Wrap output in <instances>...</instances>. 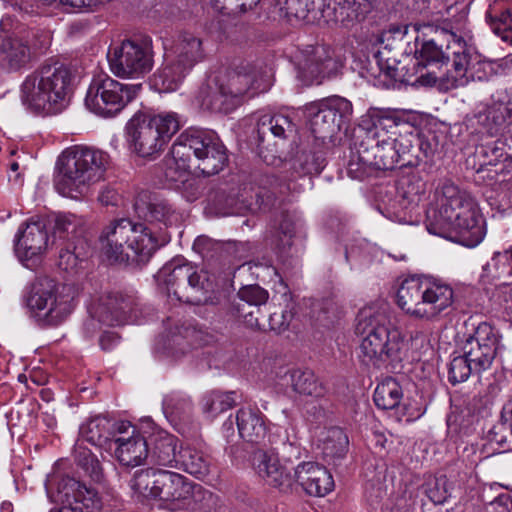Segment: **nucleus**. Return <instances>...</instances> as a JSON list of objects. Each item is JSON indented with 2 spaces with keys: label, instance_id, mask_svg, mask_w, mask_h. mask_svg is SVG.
Returning a JSON list of instances; mask_svg holds the SVG:
<instances>
[{
  "label": "nucleus",
  "instance_id": "obj_13",
  "mask_svg": "<svg viewBox=\"0 0 512 512\" xmlns=\"http://www.w3.org/2000/svg\"><path fill=\"white\" fill-rule=\"evenodd\" d=\"M409 149L410 144L403 143L401 139L374 132L367 135L349 160L348 174L362 180L369 175L371 169H393Z\"/></svg>",
  "mask_w": 512,
  "mask_h": 512
},
{
  "label": "nucleus",
  "instance_id": "obj_4",
  "mask_svg": "<svg viewBox=\"0 0 512 512\" xmlns=\"http://www.w3.org/2000/svg\"><path fill=\"white\" fill-rule=\"evenodd\" d=\"M356 333L361 337L358 357L366 367L381 369L403 360L404 337L384 312L371 307L360 310Z\"/></svg>",
  "mask_w": 512,
  "mask_h": 512
},
{
  "label": "nucleus",
  "instance_id": "obj_28",
  "mask_svg": "<svg viewBox=\"0 0 512 512\" xmlns=\"http://www.w3.org/2000/svg\"><path fill=\"white\" fill-rule=\"evenodd\" d=\"M304 57V60L298 64L299 70L310 79L325 75L335 67L333 51L326 45L307 47Z\"/></svg>",
  "mask_w": 512,
  "mask_h": 512
},
{
  "label": "nucleus",
  "instance_id": "obj_36",
  "mask_svg": "<svg viewBox=\"0 0 512 512\" xmlns=\"http://www.w3.org/2000/svg\"><path fill=\"white\" fill-rule=\"evenodd\" d=\"M163 412L172 423L185 422L190 419L193 412V404L189 396L181 392H171L163 399Z\"/></svg>",
  "mask_w": 512,
  "mask_h": 512
},
{
  "label": "nucleus",
  "instance_id": "obj_56",
  "mask_svg": "<svg viewBox=\"0 0 512 512\" xmlns=\"http://www.w3.org/2000/svg\"><path fill=\"white\" fill-rule=\"evenodd\" d=\"M70 244L67 245L65 249H61L59 253V267L65 271H73L75 270L81 259L79 254H76L75 251L70 250Z\"/></svg>",
  "mask_w": 512,
  "mask_h": 512
},
{
  "label": "nucleus",
  "instance_id": "obj_41",
  "mask_svg": "<svg viewBox=\"0 0 512 512\" xmlns=\"http://www.w3.org/2000/svg\"><path fill=\"white\" fill-rule=\"evenodd\" d=\"M349 440L343 429L331 427L322 439V452L328 458H343L348 451Z\"/></svg>",
  "mask_w": 512,
  "mask_h": 512
},
{
  "label": "nucleus",
  "instance_id": "obj_23",
  "mask_svg": "<svg viewBox=\"0 0 512 512\" xmlns=\"http://www.w3.org/2000/svg\"><path fill=\"white\" fill-rule=\"evenodd\" d=\"M153 484L157 491L155 498L168 503L173 510L186 505L195 490L200 489L185 476L166 470L159 472Z\"/></svg>",
  "mask_w": 512,
  "mask_h": 512
},
{
  "label": "nucleus",
  "instance_id": "obj_61",
  "mask_svg": "<svg viewBox=\"0 0 512 512\" xmlns=\"http://www.w3.org/2000/svg\"><path fill=\"white\" fill-rule=\"evenodd\" d=\"M95 319L93 317L87 319L83 324V333L87 338L93 337L99 330V323L102 322L101 318Z\"/></svg>",
  "mask_w": 512,
  "mask_h": 512
},
{
  "label": "nucleus",
  "instance_id": "obj_37",
  "mask_svg": "<svg viewBox=\"0 0 512 512\" xmlns=\"http://www.w3.org/2000/svg\"><path fill=\"white\" fill-rule=\"evenodd\" d=\"M403 399V390L399 382L387 377L375 388L373 400L375 405L382 410L397 408Z\"/></svg>",
  "mask_w": 512,
  "mask_h": 512
},
{
  "label": "nucleus",
  "instance_id": "obj_33",
  "mask_svg": "<svg viewBox=\"0 0 512 512\" xmlns=\"http://www.w3.org/2000/svg\"><path fill=\"white\" fill-rule=\"evenodd\" d=\"M191 71L165 53L162 66L153 76V84L159 92H174Z\"/></svg>",
  "mask_w": 512,
  "mask_h": 512
},
{
  "label": "nucleus",
  "instance_id": "obj_62",
  "mask_svg": "<svg viewBox=\"0 0 512 512\" xmlns=\"http://www.w3.org/2000/svg\"><path fill=\"white\" fill-rule=\"evenodd\" d=\"M79 463L86 467V469H89V467L91 468V473L93 475H95L96 478L99 477V469H100V466H99V462L98 460L92 456V455H85L83 460L82 459H79Z\"/></svg>",
  "mask_w": 512,
  "mask_h": 512
},
{
  "label": "nucleus",
  "instance_id": "obj_5",
  "mask_svg": "<svg viewBox=\"0 0 512 512\" xmlns=\"http://www.w3.org/2000/svg\"><path fill=\"white\" fill-rule=\"evenodd\" d=\"M110 156L103 150L74 145L66 148L56 162L55 190L64 197L79 199L104 180Z\"/></svg>",
  "mask_w": 512,
  "mask_h": 512
},
{
  "label": "nucleus",
  "instance_id": "obj_27",
  "mask_svg": "<svg viewBox=\"0 0 512 512\" xmlns=\"http://www.w3.org/2000/svg\"><path fill=\"white\" fill-rule=\"evenodd\" d=\"M59 493L61 494L60 499L63 504L80 506L83 512L84 509L93 511L100 506L97 492L73 478H66L62 481L59 487Z\"/></svg>",
  "mask_w": 512,
  "mask_h": 512
},
{
  "label": "nucleus",
  "instance_id": "obj_34",
  "mask_svg": "<svg viewBox=\"0 0 512 512\" xmlns=\"http://www.w3.org/2000/svg\"><path fill=\"white\" fill-rule=\"evenodd\" d=\"M210 464V458L203 451L190 445H181L175 468L196 477H203L209 473Z\"/></svg>",
  "mask_w": 512,
  "mask_h": 512
},
{
  "label": "nucleus",
  "instance_id": "obj_29",
  "mask_svg": "<svg viewBox=\"0 0 512 512\" xmlns=\"http://www.w3.org/2000/svg\"><path fill=\"white\" fill-rule=\"evenodd\" d=\"M118 421H111L104 416H96L80 426L79 435L82 440L97 447H111L116 437Z\"/></svg>",
  "mask_w": 512,
  "mask_h": 512
},
{
  "label": "nucleus",
  "instance_id": "obj_58",
  "mask_svg": "<svg viewBox=\"0 0 512 512\" xmlns=\"http://www.w3.org/2000/svg\"><path fill=\"white\" fill-rule=\"evenodd\" d=\"M236 315L240 318H243L244 322L247 326L253 328L259 325L258 318L254 316L253 311L245 312L244 304L238 303L235 306Z\"/></svg>",
  "mask_w": 512,
  "mask_h": 512
},
{
  "label": "nucleus",
  "instance_id": "obj_17",
  "mask_svg": "<svg viewBox=\"0 0 512 512\" xmlns=\"http://www.w3.org/2000/svg\"><path fill=\"white\" fill-rule=\"evenodd\" d=\"M255 130L259 155L272 165L279 150L295 133V124L282 114L261 113L256 116Z\"/></svg>",
  "mask_w": 512,
  "mask_h": 512
},
{
  "label": "nucleus",
  "instance_id": "obj_31",
  "mask_svg": "<svg viewBox=\"0 0 512 512\" xmlns=\"http://www.w3.org/2000/svg\"><path fill=\"white\" fill-rule=\"evenodd\" d=\"M407 123L405 112L390 108H370L363 116L362 125L370 130L374 128L381 135H393L394 131L401 124Z\"/></svg>",
  "mask_w": 512,
  "mask_h": 512
},
{
  "label": "nucleus",
  "instance_id": "obj_12",
  "mask_svg": "<svg viewBox=\"0 0 512 512\" xmlns=\"http://www.w3.org/2000/svg\"><path fill=\"white\" fill-rule=\"evenodd\" d=\"M181 126L182 118L175 112L156 115L136 113L125 127L127 143L138 156L154 157Z\"/></svg>",
  "mask_w": 512,
  "mask_h": 512
},
{
  "label": "nucleus",
  "instance_id": "obj_50",
  "mask_svg": "<svg viewBox=\"0 0 512 512\" xmlns=\"http://www.w3.org/2000/svg\"><path fill=\"white\" fill-rule=\"evenodd\" d=\"M502 259L512 260V247L504 253H494L491 261L483 266L484 274L481 276V278L484 282H491L494 279L501 278L505 273H510V271L505 270L504 266L502 268L500 267L499 264Z\"/></svg>",
  "mask_w": 512,
  "mask_h": 512
},
{
  "label": "nucleus",
  "instance_id": "obj_53",
  "mask_svg": "<svg viewBox=\"0 0 512 512\" xmlns=\"http://www.w3.org/2000/svg\"><path fill=\"white\" fill-rule=\"evenodd\" d=\"M188 268H189V278H187L186 281V291L188 288L190 290L198 293V292H204L208 291L212 288V284L209 280V275L207 271L204 270H197L196 266H193L191 263L188 262Z\"/></svg>",
  "mask_w": 512,
  "mask_h": 512
},
{
  "label": "nucleus",
  "instance_id": "obj_14",
  "mask_svg": "<svg viewBox=\"0 0 512 512\" xmlns=\"http://www.w3.org/2000/svg\"><path fill=\"white\" fill-rule=\"evenodd\" d=\"M75 295L71 285H58L49 277H38L28 287L25 300L32 312L56 326L72 312Z\"/></svg>",
  "mask_w": 512,
  "mask_h": 512
},
{
  "label": "nucleus",
  "instance_id": "obj_46",
  "mask_svg": "<svg viewBox=\"0 0 512 512\" xmlns=\"http://www.w3.org/2000/svg\"><path fill=\"white\" fill-rule=\"evenodd\" d=\"M190 334V330L185 328L183 330L177 328V332H169L163 345L164 351L167 355L179 359L190 350V345L186 339Z\"/></svg>",
  "mask_w": 512,
  "mask_h": 512
},
{
  "label": "nucleus",
  "instance_id": "obj_8",
  "mask_svg": "<svg viewBox=\"0 0 512 512\" xmlns=\"http://www.w3.org/2000/svg\"><path fill=\"white\" fill-rule=\"evenodd\" d=\"M72 95V74L63 64H46L28 75L21 85V102L34 113L56 114Z\"/></svg>",
  "mask_w": 512,
  "mask_h": 512
},
{
  "label": "nucleus",
  "instance_id": "obj_54",
  "mask_svg": "<svg viewBox=\"0 0 512 512\" xmlns=\"http://www.w3.org/2000/svg\"><path fill=\"white\" fill-rule=\"evenodd\" d=\"M426 494L434 504H443L450 497L446 477L436 478L429 483Z\"/></svg>",
  "mask_w": 512,
  "mask_h": 512
},
{
  "label": "nucleus",
  "instance_id": "obj_57",
  "mask_svg": "<svg viewBox=\"0 0 512 512\" xmlns=\"http://www.w3.org/2000/svg\"><path fill=\"white\" fill-rule=\"evenodd\" d=\"M292 320V313L287 310H283L280 313L274 312L269 317L270 328L276 332L284 331Z\"/></svg>",
  "mask_w": 512,
  "mask_h": 512
},
{
  "label": "nucleus",
  "instance_id": "obj_24",
  "mask_svg": "<svg viewBox=\"0 0 512 512\" xmlns=\"http://www.w3.org/2000/svg\"><path fill=\"white\" fill-rule=\"evenodd\" d=\"M188 262L184 258H174L166 263L155 278L160 287L180 302L199 304L202 299L186 293V281L189 278Z\"/></svg>",
  "mask_w": 512,
  "mask_h": 512
},
{
  "label": "nucleus",
  "instance_id": "obj_1",
  "mask_svg": "<svg viewBox=\"0 0 512 512\" xmlns=\"http://www.w3.org/2000/svg\"><path fill=\"white\" fill-rule=\"evenodd\" d=\"M436 38L424 41L416 51L417 81L424 86L437 83L444 89H453L468 82L471 59L469 42L471 32L466 20L445 19L432 24Z\"/></svg>",
  "mask_w": 512,
  "mask_h": 512
},
{
  "label": "nucleus",
  "instance_id": "obj_10",
  "mask_svg": "<svg viewBox=\"0 0 512 512\" xmlns=\"http://www.w3.org/2000/svg\"><path fill=\"white\" fill-rule=\"evenodd\" d=\"M454 303V290L445 283L412 276L397 290V304L409 316L434 321L446 314Z\"/></svg>",
  "mask_w": 512,
  "mask_h": 512
},
{
  "label": "nucleus",
  "instance_id": "obj_38",
  "mask_svg": "<svg viewBox=\"0 0 512 512\" xmlns=\"http://www.w3.org/2000/svg\"><path fill=\"white\" fill-rule=\"evenodd\" d=\"M427 191V183L416 174L404 177L400 182L399 194L405 209L416 207Z\"/></svg>",
  "mask_w": 512,
  "mask_h": 512
},
{
  "label": "nucleus",
  "instance_id": "obj_2",
  "mask_svg": "<svg viewBox=\"0 0 512 512\" xmlns=\"http://www.w3.org/2000/svg\"><path fill=\"white\" fill-rule=\"evenodd\" d=\"M425 225L430 234L474 248L485 237L484 222L476 200L451 181L443 182L426 210Z\"/></svg>",
  "mask_w": 512,
  "mask_h": 512
},
{
  "label": "nucleus",
  "instance_id": "obj_55",
  "mask_svg": "<svg viewBox=\"0 0 512 512\" xmlns=\"http://www.w3.org/2000/svg\"><path fill=\"white\" fill-rule=\"evenodd\" d=\"M190 167L181 168V160L174 159L173 157L167 162L165 176L172 182H184L188 176Z\"/></svg>",
  "mask_w": 512,
  "mask_h": 512
},
{
  "label": "nucleus",
  "instance_id": "obj_11",
  "mask_svg": "<svg viewBox=\"0 0 512 512\" xmlns=\"http://www.w3.org/2000/svg\"><path fill=\"white\" fill-rule=\"evenodd\" d=\"M171 155L181 160L182 170L191 167L194 160L195 167L205 176L217 174L228 160L226 148L218 135L202 128L183 131L172 145Z\"/></svg>",
  "mask_w": 512,
  "mask_h": 512
},
{
  "label": "nucleus",
  "instance_id": "obj_35",
  "mask_svg": "<svg viewBox=\"0 0 512 512\" xmlns=\"http://www.w3.org/2000/svg\"><path fill=\"white\" fill-rule=\"evenodd\" d=\"M289 377L291 387L300 396L318 399L326 394V387L311 370L295 369L285 373Z\"/></svg>",
  "mask_w": 512,
  "mask_h": 512
},
{
  "label": "nucleus",
  "instance_id": "obj_47",
  "mask_svg": "<svg viewBox=\"0 0 512 512\" xmlns=\"http://www.w3.org/2000/svg\"><path fill=\"white\" fill-rule=\"evenodd\" d=\"M81 220L73 214L58 215L55 219L54 237L59 239H72L79 233Z\"/></svg>",
  "mask_w": 512,
  "mask_h": 512
},
{
  "label": "nucleus",
  "instance_id": "obj_39",
  "mask_svg": "<svg viewBox=\"0 0 512 512\" xmlns=\"http://www.w3.org/2000/svg\"><path fill=\"white\" fill-rule=\"evenodd\" d=\"M486 19L495 34L503 39L508 37L507 32L512 30V11L509 8L502 7L501 0H495L489 6L486 12Z\"/></svg>",
  "mask_w": 512,
  "mask_h": 512
},
{
  "label": "nucleus",
  "instance_id": "obj_44",
  "mask_svg": "<svg viewBox=\"0 0 512 512\" xmlns=\"http://www.w3.org/2000/svg\"><path fill=\"white\" fill-rule=\"evenodd\" d=\"M160 471L153 468L136 471L130 480V488L144 498H155L157 491L153 482L157 480Z\"/></svg>",
  "mask_w": 512,
  "mask_h": 512
},
{
  "label": "nucleus",
  "instance_id": "obj_40",
  "mask_svg": "<svg viewBox=\"0 0 512 512\" xmlns=\"http://www.w3.org/2000/svg\"><path fill=\"white\" fill-rule=\"evenodd\" d=\"M238 396L235 391H212L203 398V411L214 418L237 404Z\"/></svg>",
  "mask_w": 512,
  "mask_h": 512
},
{
  "label": "nucleus",
  "instance_id": "obj_45",
  "mask_svg": "<svg viewBox=\"0 0 512 512\" xmlns=\"http://www.w3.org/2000/svg\"><path fill=\"white\" fill-rule=\"evenodd\" d=\"M261 0H210L218 12L229 16H241L253 10Z\"/></svg>",
  "mask_w": 512,
  "mask_h": 512
},
{
  "label": "nucleus",
  "instance_id": "obj_7",
  "mask_svg": "<svg viewBox=\"0 0 512 512\" xmlns=\"http://www.w3.org/2000/svg\"><path fill=\"white\" fill-rule=\"evenodd\" d=\"M162 243L166 235L157 236L151 227L133 223L129 219L111 222L102 231L100 248L111 263H146Z\"/></svg>",
  "mask_w": 512,
  "mask_h": 512
},
{
  "label": "nucleus",
  "instance_id": "obj_19",
  "mask_svg": "<svg viewBox=\"0 0 512 512\" xmlns=\"http://www.w3.org/2000/svg\"><path fill=\"white\" fill-rule=\"evenodd\" d=\"M145 307H140L134 295L112 292L99 299L95 313L107 325H122L128 322L141 323L145 318Z\"/></svg>",
  "mask_w": 512,
  "mask_h": 512
},
{
  "label": "nucleus",
  "instance_id": "obj_60",
  "mask_svg": "<svg viewBox=\"0 0 512 512\" xmlns=\"http://www.w3.org/2000/svg\"><path fill=\"white\" fill-rule=\"evenodd\" d=\"M118 341L119 338L114 332H104L99 339L100 346L104 351L111 350Z\"/></svg>",
  "mask_w": 512,
  "mask_h": 512
},
{
  "label": "nucleus",
  "instance_id": "obj_63",
  "mask_svg": "<svg viewBox=\"0 0 512 512\" xmlns=\"http://www.w3.org/2000/svg\"><path fill=\"white\" fill-rule=\"evenodd\" d=\"M50 512H83L80 506H70L68 504H64L62 508L58 511L51 510Z\"/></svg>",
  "mask_w": 512,
  "mask_h": 512
},
{
  "label": "nucleus",
  "instance_id": "obj_26",
  "mask_svg": "<svg viewBox=\"0 0 512 512\" xmlns=\"http://www.w3.org/2000/svg\"><path fill=\"white\" fill-rule=\"evenodd\" d=\"M239 436L251 444H261L267 435L266 418L258 408L243 407L237 411Z\"/></svg>",
  "mask_w": 512,
  "mask_h": 512
},
{
  "label": "nucleus",
  "instance_id": "obj_59",
  "mask_svg": "<svg viewBox=\"0 0 512 512\" xmlns=\"http://www.w3.org/2000/svg\"><path fill=\"white\" fill-rule=\"evenodd\" d=\"M279 230L284 237L288 238L285 244H289V240L293 237L295 232L294 221L288 215H285L280 223Z\"/></svg>",
  "mask_w": 512,
  "mask_h": 512
},
{
  "label": "nucleus",
  "instance_id": "obj_20",
  "mask_svg": "<svg viewBox=\"0 0 512 512\" xmlns=\"http://www.w3.org/2000/svg\"><path fill=\"white\" fill-rule=\"evenodd\" d=\"M48 232L43 219H31L19 227L14 239V251L18 259L30 268L46 251Z\"/></svg>",
  "mask_w": 512,
  "mask_h": 512
},
{
  "label": "nucleus",
  "instance_id": "obj_15",
  "mask_svg": "<svg viewBox=\"0 0 512 512\" xmlns=\"http://www.w3.org/2000/svg\"><path fill=\"white\" fill-rule=\"evenodd\" d=\"M140 88V84H124L107 75L98 76L89 85L85 106L101 117H114L134 99Z\"/></svg>",
  "mask_w": 512,
  "mask_h": 512
},
{
  "label": "nucleus",
  "instance_id": "obj_30",
  "mask_svg": "<svg viewBox=\"0 0 512 512\" xmlns=\"http://www.w3.org/2000/svg\"><path fill=\"white\" fill-rule=\"evenodd\" d=\"M166 54L190 70L205 57L201 39L191 33L180 34Z\"/></svg>",
  "mask_w": 512,
  "mask_h": 512
},
{
  "label": "nucleus",
  "instance_id": "obj_3",
  "mask_svg": "<svg viewBox=\"0 0 512 512\" xmlns=\"http://www.w3.org/2000/svg\"><path fill=\"white\" fill-rule=\"evenodd\" d=\"M270 86L265 65L245 62L224 74L208 77L198 88L194 103L203 111L228 114L242 104L245 96L266 92Z\"/></svg>",
  "mask_w": 512,
  "mask_h": 512
},
{
  "label": "nucleus",
  "instance_id": "obj_9",
  "mask_svg": "<svg viewBox=\"0 0 512 512\" xmlns=\"http://www.w3.org/2000/svg\"><path fill=\"white\" fill-rule=\"evenodd\" d=\"M72 95V74L63 64H46L28 75L21 85V102L34 113L56 114Z\"/></svg>",
  "mask_w": 512,
  "mask_h": 512
},
{
  "label": "nucleus",
  "instance_id": "obj_48",
  "mask_svg": "<svg viewBox=\"0 0 512 512\" xmlns=\"http://www.w3.org/2000/svg\"><path fill=\"white\" fill-rule=\"evenodd\" d=\"M472 363L463 355L454 356L449 364L448 380L452 385L465 382L475 373Z\"/></svg>",
  "mask_w": 512,
  "mask_h": 512
},
{
  "label": "nucleus",
  "instance_id": "obj_51",
  "mask_svg": "<svg viewBox=\"0 0 512 512\" xmlns=\"http://www.w3.org/2000/svg\"><path fill=\"white\" fill-rule=\"evenodd\" d=\"M297 163L303 174H319L325 166V158L322 153L303 152Z\"/></svg>",
  "mask_w": 512,
  "mask_h": 512
},
{
  "label": "nucleus",
  "instance_id": "obj_49",
  "mask_svg": "<svg viewBox=\"0 0 512 512\" xmlns=\"http://www.w3.org/2000/svg\"><path fill=\"white\" fill-rule=\"evenodd\" d=\"M316 0H277L280 10L288 18L303 20L315 8Z\"/></svg>",
  "mask_w": 512,
  "mask_h": 512
},
{
  "label": "nucleus",
  "instance_id": "obj_16",
  "mask_svg": "<svg viewBox=\"0 0 512 512\" xmlns=\"http://www.w3.org/2000/svg\"><path fill=\"white\" fill-rule=\"evenodd\" d=\"M107 59L111 72L121 78H139L153 66L152 44L149 38L127 39L110 47Z\"/></svg>",
  "mask_w": 512,
  "mask_h": 512
},
{
  "label": "nucleus",
  "instance_id": "obj_64",
  "mask_svg": "<svg viewBox=\"0 0 512 512\" xmlns=\"http://www.w3.org/2000/svg\"><path fill=\"white\" fill-rule=\"evenodd\" d=\"M1 512H12V505L10 503H3L1 505Z\"/></svg>",
  "mask_w": 512,
  "mask_h": 512
},
{
  "label": "nucleus",
  "instance_id": "obj_22",
  "mask_svg": "<svg viewBox=\"0 0 512 512\" xmlns=\"http://www.w3.org/2000/svg\"><path fill=\"white\" fill-rule=\"evenodd\" d=\"M113 443L115 457L122 466L134 468L148 459L149 443L129 421H118Z\"/></svg>",
  "mask_w": 512,
  "mask_h": 512
},
{
  "label": "nucleus",
  "instance_id": "obj_52",
  "mask_svg": "<svg viewBox=\"0 0 512 512\" xmlns=\"http://www.w3.org/2000/svg\"><path fill=\"white\" fill-rule=\"evenodd\" d=\"M238 297L249 306L259 307L267 302L269 294L259 285H248L238 291Z\"/></svg>",
  "mask_w": 512,
  "mask_h": 512
},
{
  "label": "nucleus",
  "instance_id": "obj_32",
  "mask_svg": "<svg viewBox=\"0 0 512 512\" xmlns=\"http://www.w3.org/2000/svg\"><path fill=\"white\" fill-rule=\"evenodd\" d=\"M148 448V459L151 464L174 467L178 455V439L166 431L153 434Z\"/></svg>",
  "mask_w": 512,
  "mask_h": 512
},
{
  "label": "nucleus",
  "instance_id": "obj_6",
  "mask_svg": "<svg viewBox=\"0 0 512 512\" xmlns=\"http://www.w3.org/2000/svg\"><path fill=\"white\" fill-rule=\"evenodd\" d=\"M252 461L257 474L268 485L282 492H288L294 484H298L307 494L322 497L334 487L332 475L325 467L314 462L299 464L292 474L281 465L278 455L273 450H256Z\"/></svg>",
  "mask_w": 512,
  "mask_h": 512
},
{
  "label": "nucleus",
  "instance_id": "obj_18",
  "mask_svg": "<svg viewBox=\"0 0 512 512\" xmlns=\"http://www.w3.org/2000/svg\"><path fill=\"white\" fill-rule=\"evenodd\" d=\"M310 127L315 138L325 142L332 140L342 125L349 121L353 107L349 100L333 96L308 107Z\"/></svg>",
  "mask_w": 512,
  "mask_h": 512
},
{
  "label": "nucleus",
  "instance_id": "obj_21",
  "mask_svg": "<svg viewBox=\"0 0 512 512\" xmlns=\"http://www.w3.org/2000/svg\"><path fill=\"white\" fill-rule=\"evenodd\" d=\"M497 343L496 331L486 322L480 323L473 334L467 337L462 346V354L472 363L475 373H480L491 366Z\"/></svg>",
  "mask_w": 512,
  "mask_h": 512
},
{
  "label": "nucleus",
  "instance_id": "obj_42",
  "mask_svg": "<svg viewBox=\"0 0 512 512\" xmlns=\"http://www.w3.org/2000/svg\"><path fill=\"white\" fill-rule=\"evenodd\" d=\"M145 217L149 222H157L163 224L165 227L176 224L180 219L176 210L164 199H154L150 202L147 206Z\"/></svg>",
  "mask_w": 512,
  "mask_h": 512
},
{
  "label": "nucleus",
  "instance_id": "obj_43",
  "mask_svg": "<svg viewBox=\"0 0 512 512\" xmlns=\"http://www.w3.org/2000/svg\"><path fill=\"white\" fill-rule=\"evenodd\" d=\"M341 12L342 23L349 26L356 22L363 21L373 10L375 0H342Z\"/></svg>",
  "mask_w": 512,
  "mask_h": 512
},
{
  "label": "nucleus",
  "instance_id": "obj_25",
  "mask_svg": "<svg viewBox=\"0 0 512 512\" xmlns=\"http://www.w3.org/2000/svg\"><path fill=\"white\" fill-rule=\"evenodd\" d=\"M30 59L31 48L27 40L17 35L0 34V66L17 71Z\"/></svg>",
  "mask_w": 512,
  "mask_h": 512
}]
</instances>
